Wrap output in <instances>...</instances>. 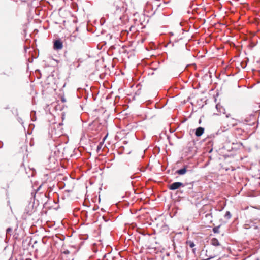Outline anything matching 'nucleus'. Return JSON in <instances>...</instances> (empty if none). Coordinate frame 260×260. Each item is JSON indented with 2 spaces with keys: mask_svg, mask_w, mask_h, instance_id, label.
Wrapping results in <instances>:
<instances>
[{
  "mask_svg": "<svg viewBox=\"0 0 260 260\" xmlns=\"http://www.w3.org/2000/svg\"><path fill=\"white\" fill-rule=\"evenodd\" d=\"M77 57L76 51H74L72 54L69 52L68 57L66 56V61H68V65L69 66L70 69L75 70L79 66L76 62Z\"/></svg>",
  "mask_w": 260,
  "mask_h": 260,
  "instance_id": "f257e3e1",
  "label": "nucleus"
},
{
  "mask_svg": "<svg viewBox=\"0 0 260 260\" xmlns=\"http://www.w3.org/2000/svg\"><path fill=\"white\" fill-rule=\"evenodd\" d=\"M76 21L73 19L71 22V26L68 28V31L70 32L69 39L71 41L75 42L76 40L79 39L77 38L76 31L78 30V27L76 24Z\"/></svg>",
  "mask_w": 260,
  "mask_h": 260,
  "instance_id": "f03ea898",
  "label": "nucleus"
},
{
  "mask_svg": "<svg viewBox=\"0 0 260 260\" xmlns=\"http://www.w3.org/2000/svg\"><path fill=\"white\" fill-rule=\"evenodd\" d=\"M35 199L31 198V200L29 202L28 204L26 206L24 211V215H26L30 216L35 212Z\"/></svg>",
  "mask_w": 260,
  "mask_h": 260,
  "instance_id": "7ed1b4c3",
  "label": "nucleus"
},
{
  "mask_svg": "<svg viewBox=\"0 0 260 260\" xmlns=\"http://www.w3.org/2000/svg\"><path fill=\"white\" fill-rule=\"evenodd\" d=\"M64 116H65V113L64 112H62L61 113V119L63 121L64 119ZM63 122V121H62ZM63 122L59 123L57 127L55 129V135L57 137H60L61 136H64L65 133L64 132V128L63 127Z\"/></svg>",
  "mask_w": 260,
  "mask_h": 260,
  "instance_id": "20e7f679",
  "label": "nucleus"
},
{
  "mask_svg": "<svg viewBox=\"0 0 260 260\" xmlns=\"http://www.w3.org/2000/svg\"><path fill=\"white\" fill-rule=\"evenodd\" d=\"M53 49L55 50H61L63 48V42L60 38H57L56 39L53 40Z\"/></svg>",
  "mask_w": 260,
  "mask_h": 260,
  "instance_id": "39448f33",
  "label": "nucleus"
},
{
  "mask_svg": "<svg viewBox=\"0 0 260 260\" xmlns=\"http://www.w3.org/2000/svg\"><path fill=\"white\" fill-rule=\"evenodd\" d=\"M185 185L180 182H175L168 185V188L171 190H175L181 187H184Z\"/></svg>",
  "mask_w": 260,
  "mask_h": 260,
  "instance_id": "423d86ee",
  "label": "nucleus"
},
{
  "mask_svg": "<svg viewBox=\"0 0 260 260\" xmlns=\"http://www.w3.org/2000/svg\"><path fill=\"white\" fill-rule=\"evenodd\" d=\"M86 92L87 91L85 89L78 88L77 91V96L78 98H81L83 96L85 99L87 100L88 98V95Z\"/></svg>",
  "mask_w": 260,
  "mask_h": 260,
  "instance_id": "0eeeda50",
  "label": "nucleus"
},
{
  "mask_svg": "<svg viewBox=\"0 0 260 260\" xmlns=\"http://www.w3.org/2000/svg\"><path fill=\"white\" fill-rule=\"evenodd\" d=\"M55 241L56 244L61 245L63 246L64 245L63 241L65 239V236L60 234H57L55 236Z\"/></svg>",
  "mask_w": 260,
  "mask_h": 260,
  "instance_id": "6e6552de",
  "label": "nucleus"
},
{
  "mask_svg": "<svg viewBox=\"0 0 260 260\" xmlns=\"http://www.w3.org/2000/svg\"><path fill=\"white\" fill-rule=\"evenodd\" d=\"M204 132V128L202 127H199L195 130V135L197 137L201 136Z\"/></svg>",
  "mask_w": 260,
  "mask_h": 260,
  "instance_id": "1a4fd4ad",
  "label": "nucleus"
},
{
  "mask_svg": "<svg viewBox=\"0 0 260 260\" xmlns=\"http://www.w3.org/2000/svg\"><path fill=\"white\" fill-rule=\"evenodd\" d=\"M187 166H184L183 168L180 169H179V170H177L175 173L176 174H177L178 175H184L185 174L186 172H187Z\"/></svg>",
  "mask_w": 260,
  "mask_h": 260,
  "instance_id": "9d476101",
  "label": "nucleus"
},
{
  "mask_svg": "<svg viewBox=\"0 0 260 260\" xmlns=\"http://www.w3.org/2000/svg\"><path fill=\"white\" fill-rule=\"evenodd\" d=\"M210 242H211V245L215 246H217L220 245V243H219V241L217 239H216L215 238H212Z\"/></svg>",
  "mask_w": 260,
  "mask_h": 260,
  "instance_id": "9b49d317",
  "label": "nucleus"
},
{
  "mask_svg": "<svg viewBox=\"0 0 260 260\" xmlns=\"http://www.w3.org/2000/svg\"><path fill=\"white\" fill-rule=\"evenodd\" d=\"M205 217L207 219V221H209V222L212 221V215L211 212L206 214L205 215Z\"/></svg>",
  "mask_w": 260,
  "mask_h": 260,
  "instance_id": "f8f14e48",
  "label": "nucleus"
},
{
  "mask_svg": "<svg viewBox=\"0 0 260 260\" xmlns=\"http://www.w3.org/2000/svg\"><path fill=\"white\" fill-rule=\"evenodd\" d=\"M30 116L31 121H35L36 120V111H32L30 112Z\"/></svg>",
  "mask_w": 260,
  "mask_h": 260,
  "instance_id": "ddd939ff",
  "label": "nucleus"
},
{
  "mask_svg": "<svg viewBox=\"0 0 260 260\" xmlns=\"http://www.w3.org/2000/svg\"><path fill=\"white\" fill-rule=\"evenodd\" d=\"M74 232L72 230H66V237H70L72 236Z\"/></svg>",
  "mask_w": 260,
  "mask_h": 260,
  "instance_id": "4468645a",
  "label": "nucleus"
},
{
  "mask_svg": "<svg viewBox=\"0 0 260 260\" xmlns=\"http://www.w3.org/2000/svg\"><path fill=\"white\" fill-rule=\"evenodd\" d=\"M69 177L66 176V181L68 182H72L73 180L74 179V178L72 177L71 175L70 174H68Z\"/></svg>",
  "mask_w": 260,
  "mask_h": 260,
  "instance_id": "2eb2a0df",
  "label": "nucleus"
},
{
  "mask_svg": "<svg viewBox=\"0 0 260 260\" xmlns=\"http://www.w3.org/2000/svg\"><path fill=\"white\" fill-rule=\"evenodd\" d=\"M224 218L227 220L230 219L231 218V214L230 211H227L224 215Z\"/></svg>",
  "mask_w": 260,
  "mask_h": 260,
  "instance_id": "dca6fc26",
  "label": "nucleus"
},
{
  "mask_svg": "<svg viewBox=\"0 0 260 260\" xmlns=\"http://www.w3.org/2000/svg\"><path fill=\"white\" fill-rule=\"evenodd\" d=\"M220 226H221V225H219L218 226L214 227L212 230L213 232L214 233H219V228H220Z\"/></svg>",
  "mask_w": 260,
  "mask_h": 260,
  "instance_id": "f3484780",
  "label": "nucleus"
},
{
  "mask_svg": "<svg viewBox=\"0 0 260 260\" xmlns=\"http://www.w3.org/2000/svg\"><path fill=\"white\" fill-rule=\"evenodd\" d=\"M188 243H189V245L190 247H191V248H193L195 246V244L193 242L189 241Z\"/></svg>",
  "mask_w": 260,
  "mask_h": 260,
  "instance_id": "a211bd4d",
  "label": "nucleus"
},
{
  "mask_svg": "<svg viewBox=\"0 0 260 260\" xmlns=\"http://www.w3.org/2000/svg\"><path fill=\"white\" fill-rule=\"evenodd\" d=\"M177 257L179 259V260H182L183 258V256L181 255L180 253L177 255Z\"/></svg>",
  "mask_w": 260,
  "mask_h": 260,
  "instance_id": "6ab92c4d",
  "label": "nucleus"
},
{
  "mask_svg": "<svg viewBox=\"0 0 260 260\" xmlns=\"http://www.w3.org/2000/svg\"><path fill=\"white\" fill-rule=\"evenodd\" d=\"M241 67L243 68H245L246 67V66H247V63L246 62H242L241 63Z\"/></svg>",
  "mask_w": 260,
  "mask_h": 260,
  "instance_id": "aec40b11",
  "label": "nucleus"
},
{
  "mask_svg": "<svg viewBox=\"0 0 260 260\" xmlns=\"http://www.w3.org/2000/svg\"><path fill=\"white\" fill-rule=\"evenodd\" d=\"M101 147H102V145L101 144H100L98 147H97V148H96V151L97 152H99L101 149Z\"/></svg>",
  "mask_w": 260,
  "mask_h": 260,
  "instance_id": "412c9836",
  "label": "nucleus"
},
{
  "mask_svg": "<svg viewBox=\"0 0 260 260\" xmlns=\"http://www.w3.org/2000/svg\"><path fill=\"white\" fill-rule=\"evenodd\" d=\"M18 121H19V122H20L22 125L23 124V122L22 121V119L20 117H19L18 118Z\"/></svg>",
  "mask_w": 260,
  "mask_h": 260,
  "instance_id": "4be33fe9",
  "label": "nucleus"
},
{
  "mask_svg": "<svg viewBox=\"0 0 260 260\" xmlns=\"http://www.w3.org/2000/svg\"><path fill=\"white\" fill-rule=\"evenodd\" d=\"M61 100L62 103L65 102V97L64 96H62L61 98Z\"/></svg>",
  "mask_w": 260,
  "mask_h": 260,
  "instance_id": "5701e85b",
  "label": "nucleus"
},
{
  "mask_svg": "<svg viewBox=\"0 0 260 260\" xmlns=\"http://www.w3.org/2000/svg\"><path fill=\"white\" fill-rule=\"evenodd\" d=\"M11 231H12V229H11V228H7V230H6V232H7V233H9V232H10Z\"/></svg>",
  "mask_w": 260,
  "mask_h": 260,
  "instance_id": "b1692460",
  "label": "nucleus"
},
{
  "mask_svg": "<svg viewBox=\"0 0 260 260\" xmlns=\"http://www.w3.org/2000/svg\"><path fill=\"white\" fill-rule=\"evenodd\" d=\"M60 251H61V253H62V254H65V250H64L63 248H61Z\"/></svg>",
  "mask_w": 260,
  "mask_h": 260,
  "instance_id": "393cba45",
  "label": "nucleus"
},
{
  "mask_svg": "<svg viewBox=\"0 0 260 260\" xmlns=\"http://www.w3.org/2000/svg\"><path fill=\"white\" fill-rule=\"evenodd\" d=\"M58 147H59V148H58V151L59 152H60V149L62 148V146L61 145H59L58 146Z\"/></svg>",
  "mask_w": 260,
  "mask_h": 260,
  "instance_id": "a878e982",
  "label": "nucleus"
},
{
  "mask_svg": "<svg viewBox=\"0 0 260 260\" xmlns=\"http://www.w3.org/2000/svg\"><path fill=\"white\" fill-rule=\"evenodd\" d=\"M3 146V143L0 141V148H2Z\"/></svg>",
  "mask_w": 260,
  "mask_h": 260,
  "instance_id": "bb28decb",
  "label": "nucleus"
},
{
  "mask_svg": "<svg viewBox=\"0 0 260 260\" xmlns=\"http://www.w3.org/2000/svg\"><path fill=\"white\" fill-rule=\"evenodd\" d=\"M64 108V105H62L61 107H59V110L62 111Z\"/></svg>",
  "mask_w": 260,
  "mask_h": 260,
  "instance_id": "cd10ccee",
  "label": "nucleus"
},
{
  "mask_svg": "<svg viewBox=\"0 0 260 260\" xmlns=\"http://www.w3.org/2000/svg\"><path fill=\"white\" fill-rule=\"evenodd\" d=\"M219 105L218 104L216 105V109H217V110H218V109H219Z\"/></svg>",
  "mask_w": 260,
  "mask_h": 260,
  "instance_id": "c85d7f7f",
  "label": "nucleus"
},
{
  "mask_svg": "<svg viewBox=\"0 0 260 260\" xmlns=\"http://www.w3.org/2000/svg\"><path fill=\"white\" fill-rule=\"evenodd\" d=\"M64 149H65V147H63V148H62V155H63V154H64L63 151H64Z\"/></svg>",
  "mask_w": 260,
  "mask_h": 260,
  "instance_id": "c756f323",
  "label": "nucleus"
},
{
  "mask_svg": "<svg viewBox=\"0 0 260 260\" xmlns=\"http://www.w3.org/2000/svg\"><path fill=\"white\" fill-rule=\"evenodd\" d=\"M29 126H30V127H31V126L34 127V126H35V125H34V124H30L29 125Z\"/></svg>",
  "mask_w": 260,
  "mask_h": 260,
  "instance_id": "7c9ffc66",
  "label": "nucleus"
},
{
  "mask_svg": "<svg viewBox=\"0 0 260 260\" xmlns=\"http://www.w3.org/2000/svg\"><path fill=\"white\" fill-rule=\"evenodd\" d=\"M66 254L69 253V251L68 250H67V249L66 250Z\"/></svg>",
  "mask_w": 260,
  "mask_h": 260,
  "instance_id": "2f4dec72",
  "label": "nucleus"
},
{
  "mask_svg": "<svg viewBox=\"0 0 260 260\" xmlns=\"http://www.w3.org/2000/svg\"><path fill=\"white\" fill-rule=\"evenodd\" d=\"M70 191H71V190L70 189L66 190V192H69Z\"/></svg>",
  "mask_w": 260,
  "mask_h": 260,
  "instance_id": "473e14b6",
  "label": "nucleus"
},
{
  "mask_svg": "<svg viewBox=\"0 0 260 260\" xmlns=\"http://www.w3.org/2000/svg\"><path fill=\"white\" fill-rule=\"evenodd\" d=\"M202 121H201V119H200L199 121V123L200 124L201 123Z\"/></svg>",
  "mask_w": 260,
  "mask_h": 260,
  "instance_id": "72a5a7b5",
  "label": "nucleus"
},
{
  "mask_svg": "<svg viewBox=\"0 0 260 260\" xmlns=\"http://www.w3.org/2000/svg\"><path fill=\"white\" fill-rule=\"evenodd\" d=\"M170 35L171 36H173L174 34H173V32H170Z\"/></svg>",
  "mask_w": 260,
  "mask_h": 260,
  "instance_id": "f704fd0d",
  "label": "nucleus"
},
{
  "mask_svg": "<svg viewBox=\"0 0 260 260\" xmlns=\"http://www.w3.org/2000/svg\"><path fill=\"white\" fill-rule=\"evenodd\" d=\"M96 209H97V208H93V211H95Z\"/></svg>",
  "mask_w": 260,
  "mask_h": 260,
  "instance_id": "c9c22d12",
  "label": "nucleus"
},
{
  "mask_svg": "<svg viewBox=\"0 0 260 260\" xmlns=\"http://www.w3.org/2000/svg\"><path fill=\"white\" fill-rule=\"evenodd\" d=\"M230 114L226 115V117H229L230 116Z\"/></svg>",
  "mask_w": 260,
  "mask_h": 260,
  "instance_id": "e433bc0d",
  "label": "nucleus"
},
{
  "mask_svg": "<svg viewBox=\"0 0 260 260\" xmlns=\"http://www.w3.org/2000/svg\"><path fill=\"white\" fill-rule=\"evenodd\" d=\"M192 251L194 253L195 252V249H192Z\"/></svg>",
  "mask_w": 260,
  "mask_h": 260,
  "instance_id": "4c0bfd02",
  "label": "nucleus"
},
{
  "mask_svg": "<svg viewBox=\"0 0 260 260\" xmlns=\"http://www.w3.org/2000/svg\"><path fill=\"white\" fill-rule=\"evenodd\" d=\"M212 258V257L208 258H207V260H209V259H211Z\"/></svg>",
  "mask_w": 260,
  "mask_h": 260,
  "instance_id": "58836bf2",
  "label": "nucleus"
},
{
  "mask_svg": "<svg viewBox=\"0 0 260 260\" xmlns=\"http://www.w3.org/2000/svg\"><path fill=\"white\" fill-rule=\"evenodd\" d=\"M68 140H66V144H67V143H68Z\"/></svg>",
  "mask_w": 260,
  "mask_h": 260,
  "instance_id": "ea45409f",
  "label": "nucleus"
},
{
  "mask_svg": "<svg viewBox=\"0 0 260 260\" xmlns=\"http://www.w3.org/2000/svg\"><path fill=\"white\" fill-rule=\"evenodd\" d=\"M65 87V83L63 84L62 87L64 88Z\"/></svg>",
  "mask_w": 260,
  "mask_h": 260,
  "instance_id": "a19ab883",
  "label": "nucleus"
},
{
  "mask_svg": "<svg viewBox=\"0 0 260 260\" xmlns=\"http://www.w3.org/2000/svg\"><path fill=\"white\" fill-rule=\"evenodd\" d=\"M63 24H64V23H65V20H63Z\"/></svg>",
  "mask_w": 260,
  "mask_h": 260,
  "instance_id": "79ce46f5",
  "label": "nucleus"
},
{
  "mask_svg": "<svg viewBox=\"0 0 260 260\" xmlns=\"http://www.w3.org/2000/svg\"><path fill=\"white\" fill-rule=\"evenodd\" d=\"M66 138H68V136L67 135H66Z\"/></svg>",
  "mask_w": 260,
  "mask_h": 260,
  "instance_id": "37998d69",
  "label": "nucleus"
},
{
  "mask_svg": "<svg viewBox=\"0 0 260 260\" xmlns=\"http://www.w3.org/2000/svg\"><path fill=\"white\" fill-rule=\"evenodd\" d=\"M64 219H63L62 220V223H63V222L64 221Z\"/></svg>",
  "mask_w": 260,
  "mask_h": 260,
  "instance_id": "c03bdc74",
  "label": "nucleus"
},
{
  "mask_svg": "<svg viewBox=\"0 0 260 260\" xmlns=\"http://www.w3.org/2000/svg\"><path fill=\"white\" fill-rule=\"evenodd\" d=\"M256 260H259V259H258V258H257V259H256Z\"/></svg>",
  "mask_w": 260,
  "mask_h": 260,
  "instance_id": "a18cd8bd",
  "label": "nucleus"
}]
</instances>
